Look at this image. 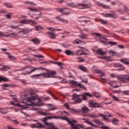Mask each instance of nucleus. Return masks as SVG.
<instances>
[{
	"instance_id": "46",
	"label": "nucleus",
	"mask_w": 129,
	"mask_h": 129,
	"mask_svg": "<svg viewBox=\"0 0 129 129\" xmlns=\"http://www.w3.org/2000/svg\"><path fill=\"white\" fill-rule=\"evenodd\" d=\"M64 106H65V107H66L67 109L68 110L70 109V106H69V104H68V103H65L64 104Z\"/></svg>"
},
{
	"instance_id": "56",
	"label": "nucleus",
	"mask_w": 129,
	"mask_h": 129,
	"mask_svg": "<svg viewBox=\"0 0 129 129\" xmlns=\"http://www.w3.org/2000/svg\"><path fill=\"white\" fill-rule=\"evenodd\" d=\"M30 127L32 128H36V124H32L31 125H30Z\"/></svg>"
},
{
	"instance_id": "27",
	"label": "nucleus",
	"mask_w": 129,
	"mask_h": 129,
	"mask_svg": "<svg viewBox=\"0 0 129 129\" xmlns=\"http://www.w3.org/2000/svg\"><path fill=\"white\" fill-rule=\"evenodd\" d=\"M93 121H94V122L97 123V124H99L100 125H102V124H103V123L102 122L100 121V120L97 119H95L93 120Z\"/></svg>"
},
{
	"instance_id": "11",
	"label": "nucleus",
	"mask_w": 129,
	"mask_h": 129,
	"mask_svg": "<svg viewBox=\"0 0 129 129\" xmlns=\"http://www.w3.org/2000/svg\"><path fill=\"white\" fill-rule=\"evenodd\" d=\"M76 54L77 55V56H82V55H87L84 51L81 49H79L78 50H77L76 51Z\"/></svg>"
},
{
	"instance_id": "49",
	"label": "nucleus",
	"mask_w": 129,
	"mask_h": 129,
	"mask_svg": "<svg viewBox=\"0 0 129 129\" xmlns=\"http://www.w3.org/2000/svg\"><path fill=\"white\" fill-rule=\"evenodd\" d=\"M47 30H49V31H51L52 32H53V31H55L56 30L52 27H47Z\"/></svg>"
},
{
	"instance_id": "19",
	"label": "nucleus",
	"mask_w": 129,
	"mask_h": 129,
	"mask_svg": "<svg viewBox=\"0 0 129 129\" xmlns=\"http://www.w3.org/2000/svg\"><path fill=\"white\" fill-rule=\"evenodd\" d=\"M83 113H87L89 111V108L86 106L83 107L81 109Z\"/></svg>"
},
{
	"instance_id": "20",
	"label": "nucleus",
	"mask_w": 129,
	"mask_h": 129,
	"mask_svg": "<svg viewBox=\"0 0 129 129\" xmlns=\"http://www.w3.org/2000/svg\"><path fill=\"white\" fill-rule=\"evenodd\" d=\"M83 120H85L86 123H87L89 125H91V126H96L93 123L88 120V119L83 118Z\"/></svg>"
},
{
	"instance_id": "36",
	"label": "nucleus",
	"mask_w": 129,
	"mask_h": 129,
	"mask_svg": "<svg viewBox=\"0 0 129 129\" xmlns=\"http://www.w3.org/2000/svg\"><path fill=\"white\" fill-rule=\"evenodd\" d=\"M41 113L42 115H52V113H48L47 112H41Z\"/></svg>"
},
{
	"instance_id": "62",
	"label": "nucleus",
	"mask_w": 129,
	"mask_h": 129,
	"mask_svg": "<svg viewBox=\"0 0 129 129\" xmlns=\"http://www.w3.org/2000/svg\"><path fill=\"white\" fill-rule=\"evenodd\" d=\"M106 116H105L103 117V119H104V120H106V121H109V120L108 119V118H107Z\"/></svg>"
},
{
	"instance_id": "37",
	"label": "nucleus",
	"mask_w": 129,
	"mask_h": 129,
	"mask_svg": "<svg viewBox=\"0 0 129 129\" xmlns=\"http://www.w3.org/2000/svg\"><path fill=\"white\" fill-rule=\"evenodd\" d=\"M122 94L123 95H129V91H123Z\"/></svg>"
},
{
	"instance_id": "64",
	"label": "nucleus",
	"mask_w": 129,
	"mask_h": 129,
	"mask_svg": "<svg viewBox=\"0 0 129 129\" xmlns=\"http://www.w3.org/2000/svg\"><path fill=\"white\" fill-rule=\"evenodd\" d=\"M2 86L3 87H9V85L8 84H4Z\"/></svg>"
},
{
	"instance_id": "51",
	"label": "nucleus",
	"mask_w": 129,
	"mask_h": 129,
	"mask_svg": "<svg viewBox=\"0 0 129 129\" xmlns=\"http://www.w3.org/2000/svg\"><path fill=\"white\" fill-rule=\"evenodd\" d=\"M42 99L44 101H46L47 100H49V99H50V97H42Z\"/></svg>"
},
{
	"instance_id": "15",
	"label": "nucleus",
	"mask_w": 129,
	"mask_h": 129,
	"mask_svg": "<svg viewBox=\"0 0 129 129\" xmlns=\"http://www.w3.org/2000/svg\"><path fill=\"white\" fill-rule=\"evenodd\" d=\"M30 68H33L30 72L27 71L26 72L29 74V75L31 74V73H32V72H34V71H36V70H38L39 69H44L42 67L41 68H35L33 67H31Z\"/></svg>"
},
{
	"instance_id": "55",
	"label": "nucleus",
	"mask_w": 129,
	"mask_h": 129,
	"mask_svg": "<svg viewBox=\"0 0 129 129\" xmlns=\"http://www.w3.org/2000/svg\"><path fill=\"white\" fill-rule=\"evenodd\" d=\"M29 10H30L31 11V12H38V10L35 9H33V8H29Z\"/></svg>"
},
{
	"instance_id": "31",
	"label": "nucleus",
	"mask_w": 129,
	"mask_h": 129,
	"mask_svg": "<svg viewBox=\"0 0 129 129\" xmlns=\"http://www.w3.org/2000/svg\"><path fill=\"white\" fill-rule=\"evenodd\" d=\"M2 81H5V82H8L9 81V79L5 77H0V83Z\"/></svg>"
},
{
	"instance_id": "44",
	"label": "nucleus",
	"mask_w": 129,
	"mask_h": 129,
	"mask_svg": "<svg viewBox=\"0 0 129 129\" xmlns=\"http://www.w3.org/2000/svg\"><path fill=\"white\" fill-rule=\"evenodd\" d=\"M78 7H83V8H86V5L84 4H79L78 5Z\"/></svg>"
},
{
	"instance_id": "21",
	"label": "nucleus",
	"mask_w": 129,
	"mask_h": 129,
	"mask_svg": "<svg viewBox=\"0 0 129 129\" xmlns=\"http://www.w3.org/2000/svg\"><path fill=\"white\" fill-rule=\"evenodd\" d=\"M92 107H94V108H102V106H101L100 104H98L97 102H95V103L93 104Z\"/></svg>"
},
{
	"instance_id": "12",
	"label": "nucleus",
	"mask_w": 129,
	"mask_h": 129,
	"mask_svg": "<svg viewBox=\"0 0 129 129\" xmlns=\"http://www.w3.org/2000/svg\"><path fill=\"white\" fill-rule=\"evenodd\" d=\"M65 54L68 56H75V52L70 50H67L65 51Z\"/></svg>"
},
{
	"instance_id": "17",
	"label": "nucleus",
	"mask_w": 129,
	"mask_h": 129,
	"mask_svg": "<svg viewBox=\"0 0 129 129\" xmlns=\"http://www.w3.org/2000/svg\"><path fill=\"white\" fill-rule=\"evenodd\" d=\"M75 42L76 44H78L83 45L84 44H86V42L81 41V40H80L79 39H76V40H75Z\"/></svg>"
},
{
	"instance_id": "4",
	"label": "nucleus",
	"mask_w": 129,
	"mask_h": 129,
	"mask_svg": "<svg viewBox=\"0 0 129 129\" xmlns=\"http://www.w3.org/2000/svg\"><path fill=\"white\" fill-rule=\"evenodd\" d=\"M56 74V71H50L48 72L47 74H37L31 76V77L32 78H34V77H39L41 75H43L45 78H50V77H53L52 75H55Z\"/></svg>"
},
{
	"instance_id": "24",
	"label": "nucleus",
	"mask_w": 129,
	"mask_h": 129,
	"mask_svg": "<svg viewBox=\"0 0 129 129\" xmlns=\"http://www.w3.org/2000/svg\"><path fill=\"white\" fill-rule=\"evenodd\" d=\"M78 37L80 38L81 39H82L83 40L86 39H87V35L84 34V33H82L81 35H78Z\"/></svg>"
},
{
	"instance_id": "33",
	"label": "nucleus",
	"mask_w": 129,
	"mask_h": 129,
	"mask_svg": "<svg viewBox=\"0 0 129 129\" xmlns=\"http://www.w3.org/2000/svg\"><path fill=\"white\" fill-rule=\"evenodd\" d=\"M12 16H13V13L10 12L6 15V17L7 19H12Z\"/></svg>"
},
{
	"instance_id": "57",
	"label": "nucleus",
	"mask_w": 129,
	"mask_h": 129,
	"mask_svg": "<svg viewBox=\"0 0 129 129\" xmlns=\"http://www.w3.org/2000/svg\"><path fill=\"white\" fill-rule=\"evenodd\" d=\"M49 94L52 96V97H53L54 99H55V100H57V98H56V97H55L54 95H53L51 92L49 93Z\"/></svg>"
},
{
	"instance_id": "13",
	"label": "nucleus",
	"mask_w": 129,
	"mask_h": 129,
	"mask_svg": "<svg viewBox=\"0 0 129 129\" xmlns=\"http://www.w3.org/2000/svg\"><path fill=\"white\" fill-rule=\"evenodd\" d=\"M79 69L83 71V72H88V69L87 68L84 67L83 65H80L79 66Z\"/></svg>"
},
{
	"instance_id": "61",
	"label": "nucleus",
	"mask_w": 129,
	"mask_h": 129,
	"mask_svg": "<svg viewBox=\"0 0 129 129\" xmlns=\"http://www.w3.org/2000/svg\"><path fill=\"white\" fill-rule=\"evenodd\" d=\"M9 69V67L8 66L4 67L2 69L4 70V71H7V70Z\"/></svg>"
},
{
	"instance_id": "38",
	"label": "nucleus",
	"mask_w": 129,
	"mask_h": 129,
	"mask_svg": "<svg viewBox=\"0 0 129 129\" xmlns=\"http://www.w3.org/2000/svg\"><path fill=\"white\" fill-rule=\"evenodd\" d=\"M78 59V62H84V61H85V59H82V58L80 57H77Z\"/></svg>"
},
{
	"instance_id": "50",
	"label": "nucleus",
	"mask_w": 129,
	"mask_h": 129,
	"mask_svg": "<svg viewBox=\"0 0 129 129\" xmlns=\"http://www.w3.org/2000/svg\"><path fill=\"white\" fill-rule=\"evenodd\" d=\"M27 68H29V66H25L24 67H23L20 70V71H22V70H25V69H27Z\"/></svg>"
},
{
	"instance_id": "58",
	"label": "nucleus",
	"mask_w": 129,
	"mask_h": 129,
	"mask_svg": "<svg viewBox=\"0 0 129 129\" xmlns=\"http://www.w3.org/2000/svg\"><path fill=\"white\" fill-rule=\"evenodd\" d=\"M113 93H120V90H113Z\"/></svg>"
},
{
	"instance_id": "16",
	"label": "nucleus",
	"mask_w": 129,
	"mask_h": 129,
	"mask_svg": "<svg viewBox=\"0 0 129 129\" xmlns=\"http://www.w3.org/2000/svg\"><path fill=\"white\" fill-rule=\"evenodd\" d=\"M96 53H97V54H98L99 55H101L102 56L106 54V51H104L102 50L101 49H98L97 50Z\"/></svg>"
},
{
	"instance_id": "5",
	"label": "nucleus",
	"mask_w": 129,
	"mask_h": 129,
	"mask_svg": "<svg viewBox=\"0 0 129 129\" xmlns=\"http://www.w3.org/2000/svg\"><path fill=\"white\" fill-rule=\"evenodd\" d=\"M118 79L123 83H127V81H129V76L128 75H120L118 77Z\"/></svg>"
},
{
	"instance_id": "26",
	"label": "nucleus",
	"mask_w": 129,
	"mask_h": 129,
	"mask_svg": "<svg viewBox=\"0 0 129 129\" xmlns=\"http://www.w3.org/2000/svg\"><path fill=\"white\" fill-rule=\"evenodd\" d=\"M120 61L123 63L125 65H129V61L125 58L120 59Z\"/></svg>"
},
{
	"instance_id": "32",
	"label": "nucleus",
	"mask_w": 129,
	"mask_h": 129,
	"mask_svg": "<svg viewBox=\"0 0 129 129\" xmlns=\"http://www.w3.org/2000/svg\"><path fill=\"white\" fill-rule=\"evenodd\" d=\"M109 95L110 96H111L112 98H113L114 100H115V101H119V100L117 98V97L112 95V94H110Z\"/></svg>"
},
{
	"instance_id": "3",
	"label": "nucleus",
	"mask_w": 129,
	"mask_h": 129,
	"mask_svg": "<svg viewBox=\"0 0 129 129\" xmlns=\"http://www.w3.org/2000/svg\"><path fill=\"white\" fill-rule=\"evenodd\" d=\"M67 121H68L69 124L71 126V129H83V125H82V124H77V125L74 124L77 122V121L74 119H72L70 120L69 118H68Z\"/></svg>"
},
{
	"instance_id": "29",
	"label": "nucleus",
	"mask_w": 129,
	"mask_h": 129,
	"mask_svg": "<svg viewBox=\"0 0 129 129\" xmlns=\"http://www.w3.org/2000/svg\"><path fill=\"white\" fill-rule=\"evenodd\" d=\"M36 127L37 128H43L44 127V125L41 124L40 122H38L37 123L35 124Z\"/></svg>"
},
{
	"instance_id": "35",
	"label": "nucleus",
	"mask_w": 129,
	"mask_h": 129,
	"mask_svg": "<svg viewBox=\"0 0 129 129\" xmlns=\"http://www.w3.org/2000/svg\"><path fill=\"white\" fill-rule=\"evenodd\" d=\"M74 3H67V6L68 7H71L72 8H77L76 6H74Z\"/></svg>"
},
{
	"instance_id": "1",
	"label": "nucleus",
	"mask_w": 129,
	"mask_h": 129,
	"mask_svg": "<svg viewBox=\"0 0 129 129\" xmlns=\"http://www.w3.org/2000/svg\"><path fill=\"white\" fill-rule=\"evenodd\" d=\"M21 99L22 101L17 103L16 105H17L19 107H21L22 109L27 108L28 107L27 105L30 106H32L33 104L38 105V106L43 105L41 98L37 96L36 94L33 92L25 95H22Z\"/></svg>"
},
{
	"instance_id": "7",
	"label": "nucleus",
	"mask_w": 129,
	"mask_h": 129,
	"mask_svg": "<svg viewBox=\"0 0 129 129\" xmlns=\"http://www.w3.org/2000/svg\"><path fill=\"white\" fill-rule=\"evenodd\" d=\"M71 84L73 85H76V86H79L80 88H82L83 89H86V87H85L84 85L78 83V82L76 81L70 80V81Z\"/></svg>"
},
{
	"instance_id": "34",
	"label": "nucleus",
	"mask_w": 129,
	"mask_h": 129,
	"mask_svg": "<svg viewBox=\"0 0 129 129\" xmlns=\"http://www.w3.org/2000/svg\"><path fill=\"white\" fill-rule=\"evenodd\" d=\"M106 116H108V117H113V115L111 114V113H109V112H104Z\"/></svg>"
},
{
	"instance_id": "25",
	"label": "nucleus",
	"mask_w": 129,
	"mask_h": 129,
	"mask_svg": "<svg viewBox=\"0 0 129 129\" xmlns=\"http://www.w3.org/2000/svg\"><path fill=\"white\" fill-rule=\"evenodd\" d=\"M31 42H33L34 44L36 45H39V44H40V40H39V39H38V38H37L32 39L31 40Z\"/></svg>"
},
{
	"instance_id": "2",
	"label": "nucleus",
	"mask_w": 129,
	"mask_h": 129,
	"mask_svg": "<svg viewBox=\"0 0 129 129\" xmlns=\"http://www.w3.org/2000/svg\"><path fill=\"white\" fill-rule=\"evenodd\" d=\"M93 97V96L90 94V93H84L83 95H78L77 93H74L72 95V100H74L75 103H80L82 102V100L85 101L88 100V98L87 97Z\"/></svg>"
},
{
	"instance_id": "60",
	"label": "nucleus",
	"mask_w": 129,
	"mask_h": 129,
	"mask_svg": "<svg viewBox=\"0 0 129 129\" xmlns=\"http://www.w3.org/2000/svg\"><path fill=\"white\" fill-rule=\"evenodd\" d=\"M109 55H111V56H113V54H114V51H110L109 52Z\"/></svg>"
},
{
	"instance_id": "8",
	"label": "nucleus",
	"mask_w": 129,
	"mask_h": 129,
	"mask_svg": "<svg viewBox=\"0 0 129 129\" xmlns=\"http://www.w3.org/2000/svg\"><path fill=\"white\" fill-rule=\"evenodd\" d=\"M56 10L58 13H61V14H62V15H64V16H68L69 15L70 12H64V11L68 10L67 8H57Z\"/></svg>"
},
{
	"instance_id": "10",
	"label": "nucleus",
	"mask_w": 129,
	"mask_h": 129,
	"mask_svg": "<svg viewBox=\"0 0 129 129\" xmlns=\"http://www.w3.org/2000/svg\"><path fill=\"white\" fill-rule=\"evenodd\" d=\"M113 67H115V68H120L121 70H124V67L122 66V64L118 63V62H116L113 63Z\"/></svg>"
},
{
	"instance_id": "45",
	"label": "nucleus",
	"mask_w": 129,
	"mask_h": 129,
	"mask_svg": "<svg viewBox=\"0 0 129 129\" xmlns=\"http://www.w3.org/2000/svg\"><path fill=\"white\" fill-rule=\"evenodd\" d=\"M96 4L97 5V6H98L99 7H102V5H103V4L100 3V2H96Z\"/></svg>"
},
{
	"instance_id": "23",
	"label": "nucleus",
	"mask_w": 129,
	"mask_h": 129,
	"mask_svg": "<svg viewBox=\"0 0 129 129\" xmlns=\"http://www.w3.org/2000/svg\"><path fill=\"white\" fill-rule=\"evenodd\" d=\"M0 112L2 114H7L8 113V109L7 108H0Z\"/></svg>"
},
{
	"instance_id": "6",
	"label": "nucleus",
	"mask_w": 129,
	"mask_h": 129,
	"mask_svg": "<svg viewBox=\"0 0 129 129\" xmlns=\"http://www.w3.org/2000/svg\"><path fill=\"white\" fill-rule=\"evenodd\" d=\"M20 24H25L28 25L30 24V25H36V21H33L32 20H27L24 19L20 21Z\"/></svg>"
},
{
	"instance_id": "41",
	"label": "nucleus",
	"mask_w": 129,
	"mask_h": 129,
	"mask_svg": "<svg viewBox=\"0 0 129 129\" xmlns=\"http://www.w3.org/2000/svg\"><path fill=\"white\" fill-rule=\"evenodd\" d=\"M40 30H42V27L40 26H35V31H40Z\"/></svg>"
},
{
	"instance_id": "22",
	"label": "nucleus",
	"mask_w": 129,
	"mask_h": 129,
	"mask_svg": "<svg viewBox=\"0 0 129 129\" xmlns=\"http://www.w3.org/2000/svg\"><path fill=\"white\" fill-rule=\"evenodd\" d=\"M101 15L105 17V18H113V15L112 14H111L110 13H102Z\"/></svg>"
},
{
	"instance_id": "40",
	"label": "nucleus",
	"mask_w": 129,
	"mask_h": 129,
	"mask_svg": "<svg viewBox=\"0 0 129 129\" xmlns=\"http://www.w3.org/2000/svg\"><path fill=\"white\" fill-rule=\"evenodd\" d=\"M100 22L101 23V24H103V25H106V24H107V21L103 19H101Z\"/></svg>"
},
{
	"instance_id": "52",
	"label": "nucleus",
	"mask_w": 129,
	"mask_h": 129,
	"mask_svg": "<svg viewBox=\"0 0 129 129\" xmlns=\"http://www.w3.org/2000/svg\"><path fill=\"white\" fill-rule=\"evenodd\" d=\"M97 73H98V74H101V75H103V72H102V71L101 70H98L97 71Z\"/></svg>"
},
{
	"instance_id": "48",
	"label": "nucleus",
	"mask_w": 129,
	"mask_h": 129,
	"mask_svg": "<svg viewBox=\"0 0 129 129\" xmlns=\"http://www.w3.org/2000/svg\"><path fill=\"white\" fill-rule=\"evenodd\" d=\"M12 122H13L14 124H18V123H19L18 120H12Z\"/></svg>"
},
{
	"instance_id": "47",
	"label": "nucleus",
	"mask_w": 129,
	"mask_h": 129,
	"mask_svg": "<svg viewBox=\"0 0 129 129\" xmlns=\"http://www.w3.org/2000/svg\"><path fill=\"white\" fill-rule=\"evenodd\" d=\"M102 8H103L104 9H109V6H107V5H105L104 4H103V5L102 6Z\"/></svg>"
},
{
	"instance_id": "42",
	"label": "nucleus",
	"mask_w": 129,
	"mask_h": 129,
	"mask_svg": "<svg viewBox=\"0 0 129 129\" xmlns=\"http://www.w3.org/2000/svg\"><path fill=\"white\" fill-rule=\"evenodd\" d=\"M95 102H94V101L92 100H90L89 101V104H90L91 105V107H92V106L93 105L94 103H95Z\"/></svg>"
},
{
	"instance_id": "59",
	"label": "nucleus",
	"mask_w": 129,
	"mask_h": 129,
	"mask_svg": "<svg viewBox=\"0 0 129 129\" xmlns=\"http://www.w3.org/2000/svg\"><path fill=\"white\" fill-rule=\"evenodd\" d=\"M25 4H29L30 5H32L33 6H35V4L33 2H25Z\"/></svg>"
},
{
	"instance_id": "18",
	"label": "nucleus",
	"mask_w": 129,
	"mask_h": 129,
	"mask_svg": "<svg viewBox=\"0 0 129 129\" xmlns=\"http://www.w3.org/2000/svg\"><path fill=\"white\" fill-rule=\"evenodd\" d=\"M55 19L59 22H62L64 24H67L68 23V21L67 20L61 19L59 17H56Z\"/></svg>"
},
{
	"instance_id": "14",
	"label": "nucleus",
	"mask_w": 129,
	"mask_h": 129,
	"mask_svg": "<svg viewBox=\"0 0 129 129\" xmlns=\"http://www.w3.org/2000/svg\"><path fill=\"white\" fill-rule=\"evenodd\" d=\"M47 34L49 35V37L50 39H52L53 40H54V39H56V35L53 32H47Z\"/></svg>"
},
{
	"instance_id": "43",
	"label": "nucleus",
	"mask_w": 129,
	"mask_h": 129,
	"mask_svg": "<svg viewBox=\"0 0 129 129\" xmlns=\"http://www.w3.org/2000/svg\"><path fill=\"white\" fill-rule=\"evenodd\" d=\"M34 56L36 57V58H44V56L41 54H36Z\"/></svg>"
},
{
	"instance_id": "39",
	"label": "nucleus",
	"mask_w": 129,
	"mask_h": 129,
	"mask_svg": "<svg viewBox=\"0 0 129 129\" xmlns=\"http://www.w3.org/2000/svg\"><path fill=\"white\" fill-rule=\"evenodd\" d=\"M108 44L111 46H114V45H116L117 43L113 41H109Z\"/></svg>"
},
{
	"instance_id": "30",
	"label": "nucleus",
	"mask_w": 129,
	"mask_h": 129,
	"mask_svg": "<svg viewBox=\"0 0 129 129\" xmlns=\"http://www.w3.org/2000/svg\"><path fill=\"white\" fill-rule=\"evenodd\" d=\"M3 5L9 9H12V8H13V5L11 3H4Z\"/></svg>"
},
{
	"instance_id": "63",
	"label": "nucleus",
	"mask_w": 129,
	"mask_h": 129,
	"mask_svg": "<svg viewBox=\"0 0 129 129\" xmlns=\"http://www.w3.org/2000/svg\"><path fill=\"white\" fill-rule=\"evenodd\" d=\"M94 35H95L96 37H100L101 36V34H100V33H94Z\"/></svg>"
},
{
	"instance_id": "54",
	"label": "nucleus",
	"mask_w": 129,
	"mask_h": 129,
	"mask_svg": "<svg viewBox=\"0 0 129 129\" xmlns=\"http://www.w3.org/2000/svg\"><path fill=\"white\" fill-rule=\"evenodd\" d=\"M11 29H18L19 28V26H10Z\"/></svg>"
},
{
	"instance_id": "53",
	"label": "nucleus",
	"mask_w": 129,
	"mask_h": 129,
	"mask_svg": "<svg viewBox=\"0 0 129 129\" xmlns=\"http://www.w3.org/2000/svg\"><path fill=\"white\" fill-rule=\"evenodd\" d=\"M119 120H118V119L117 118H113L112 120V122H118Z\"/></svg>"
},
{
	"instance_id": "28",
	"label": "nucleus",
	"mask_w": 129,
	"mask_h": 129,
	"mask_svg": "<svg viewBox=\"0 0 129 129\" xmlns=\"http://www.w3.org/2000/svg\"><path fill=\"white\" fill-rule=\"evenodd\" d=\"M87 117H92V118H97V116L95 114L90 113L87 115Z\"/></svg>"
},
{
	"instance_id": "9",
	"label": "nucleus",
	"mask_w": 129,
	"mask_h": 129,
	"mask_svg": "<svg viewBox=\"0 0 129 129\" xmlns=\"http://www.w3.org/2000/svg\"><path fill=\"white\" fill-rule=\"evenodd\" d=\"M30 31H32V30H30L28 28H23L21 29L20 33L22 35H26V34H29V32H30Z\"/></svg>"
}]
</instances>
